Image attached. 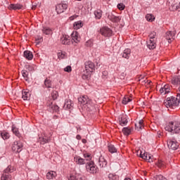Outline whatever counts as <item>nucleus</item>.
Instances as JSON below:
<instances>
[{"instance_id":"nucleus-15","label":"nucleus","mask_w":180,"mask_h":180,"mask_svg":"<svg viewBox=\"0 0 180 180\" xmlns=\"http://www.w3.org/2000/svg\"><path fill=\"white\" fill-rule=\"evenodd\" d=\"M157 41L155 39H149L147 41V46L150 50H154L157 47Z\"/></svg>"},{"instance_id":"nucleus-27","label":"nucleus","mask_w":180,"mask_h":180,"mask_svg":"<svg viewBox=\"0 0 180 180\" xmlns=\"http://www.w3.org/2000/svg\"><path fill=\"white\" fill-rule=\"evenodd\" d=\"M41 30H42V33L44 34H46L47 36H49V34H51V33H53V31L49 27H43Z\"/></svg>"},{"instance_id":"nucleus-60","label":"nucleus","mask_w":180,"mask_h":180,"mask_svg":"<svg viewBox=\"0 0 180 180\" xmlns=\"http://www.w3.org/2000/svg\"><path fill=\"white\" fill-rule=\"evenodd\" d=\"M82 143H83L84 144H86V139H82Z\"/></svg>"},{"instance_id":"nucleus-4","label":"nucleus","mask_w":180,"mask_h":180,"mask_svg":"<svg viewBox=\"0 0 180 180\" xmlns=\"http://www.w3.org/2000/svg\"><path fill=\"white\" fill-rule=\"evenodd\" d=\"M84 65L85 70L83 72L82 78L83 79H89V78H91V74L95 71V63L91 60H89L85 62Z\"/></svg>"},{"instance_id":"nucleus-10","label":"nucleus","mask_w":180,"mask_h":180,"mask_svg":"<svg viewBox=\"0 0 180 180\" xmlns=\"http://www.w3.org/2000/svg\"><path fill=\"white\" fill-rule=\"evenodd\" d=\"M67 9H68V5L66 4H59L56 6V11L58 14L63 13Z\"/></svg>"},{"instance_id":"nucleus-51","label":"nucleus","mask_w":180,"mask_h":180,"mask_svg":"<svg viewBox=\"0 0 180 180\" xmlns=\"http://www.w3.org/2000/svg\"><path fill=\"white\" fill-rule=\"evenodd\" d=\"M64 71L65 72H71V71H72V68L70 65H68L66 68H64Z\"/></svg>"},{"instance_id":"nucleus-12","label":"nucleus","mask_w":180,"mask_h":180,"mask_svg":"<svg viewBox=\"0 0 180 180\" xmlns=\"http://www.w3.org/2000/svg\"><path fill=\"white\" fill-rule=\"evenodd\" d=\"M60 43L65 46H70V44H71L70 37L68 35H63V37L60 38Z\"/></svg>"},{"instance_id":"nucleus-5","label":"nucleus","mask_w":180,"mask_h":180,"mask_svg":"<svg viewBox=\"0 0 180 180\" xmlns=\"http://www.w3.org/2000/svg\"><path fill=\"white\" fill-rule=\"evenodd\" d=\"M165 129L172 134H178V133H180V122L178 121L169 122L166 124Z\"/></svg>"},{"instance_id":"nucleus-47","label":"nucleus","mask_w":180,"mask_h":180,"mask_svg":"<svg viewBox=\"0 0 180 180\" xmlns=\"http://www.w3.org/2000/svg\"><path fill=\"white\" fill-rule=\"evenodd\" d=\"M155 180H168L164 176L160 174L155 176Z\"/></svg>"},{"instance_id":"nucleus-7","label":"nucleus","mask_w":180,"mask_h":180,"mask_svg":"<svg viewBox=\"0 0 180 180\" xmlns=\"http://www.w3.org/2000/svg\"><path fill=\"white\" fill-rule=\"evenodd\" d=\"M23 150V143L20 141H14L12 146V150L14 153H20Z\"/></svg>"},{"instance_id":"nucleus-46","label":"nucleus","mask_w":180,"mask_h":180,"mask_svg":"<svg viewBox=\"0 0 180 180\" xmlns=\"http://www.w3.org/2000/svg\"><path fill=\"white\" fill-rule=\"evenodd\" d=\"M51 96H52V99H53V101H56V99L58 98V92L57 91H54L52 92Z\"/></svg>"},{"instance_id":"nucleus-2","label":"nucleus","mask_w":180,"mask_h":180,"mask_svg":"<svg viewBox=\"0 0 180 180\" xmlns=\"http://www.w3.org/2000/svg\"><path fill=\"white\" fill-rule=\"evenodd\" d=\"M78 101L81 103L82 109L87 112H91L94 113L96 110L95 107V103L90 99L88 96H82L78 98Z\"/></svg>"},{"instance_id":"nucleus-45","label":"nucleus","mask_w":180,"mask_h":180,"mask_svg":"<svg viewBox=\"0 0 180 180\" xmlns=\"http://www.w3.org/2000/svg\"><path fill=\"white\" fill-rule=\"evenodd\" d=\"M84 157L85 158L84 160H85L86 162V161H91V160L92 158V157L91 156V154H89V153H84Z\"/></svg>"},{"instance_id":"nucleus-44","label":"nucleus","mask_w":180,"mask_h":180,"mask_svg":"<svg viewBox=\"0 0 180 180\" xmlns=\"http://www.w3.org/2000/svg\"><path fill=\"white\" fill-rule=\"evenodd\" d=\"M157 165L159 168H164L165 167V162L162 160H158L157 162Z\"/></svg>"},{"instance_id":"nucleus-37","label":"nucleus","mask_w":180,"mask_h":180,"mask_svg":"<svg viewBox=\"0 0 180 180\" xmlns=\"http://www.w3.org/2000/svg\"><path fill=\"white\" fill-rule=\"evenodd\" d=\"M22 75L25 81H29V72L27 70H22Z\"/></svg>"},{"instance_id":"nucleus-26","label":"nucleus","mask_w":180,"mask_h":180,"mask_svg":"<svg viewBox=\"0 0 180 180\" xmlns=\"http://www.w3.org/2000/svg\"><path fill=\"white\" fill-rule=\"evenodd\" d=\"M56 176H57V173H56V172H54V171L49 172L46 174L47 179H54V178H56Z\"/></svg>"},{"instance_id":"nucleus-38","label":"nucleus","mask_w":180,"mask_h":180,"mask_svg":"<svg viewBox=\"0 0 180 180\" xmlns=\"http://www.w3.org/2000/svg\"><path fill=\"white\" fill-rule=\"evenodd\" d=\"M149 40H155L157 41V32H152L149 34Z\"/></svg>"},{"instance_id":"nucleus-21","label":"nucleus","mask_w":180,"mask_h":180,"mask_svg":"<svg viewBox=\"0 0 180 180\" xmlns=\"http://www.w3.org/2000/svg\"><path fill=\"white\" fill-rule=\"evenodd\" d=\"M68 180H85V176L82 174L70 175Z\"/></svg>"},{"instance_id":"nucleus-58","label":"nucleus","mask_w":180,"mask_h":180,"mask_svg":"<svg viewBox=\"0 0 180 180\" xmlns=\"http://www.w3.org/2000/svg\"><path fill=\"white\" fill-rule=\"evenodd\" d=\"M75 19V15H72V16L70 17V20H74Z\"/></svg>"},{"instance_id":"nucleus-53","label":"nucleus","mask_w":180,"mask_h":180,"mask_svg":"<svg viewBox=\"0 0 180 180\" xmlns=\"http://www.w3.org/2000/svg\"><path fill=\"white\" fill-rule=\"evenodd\" d=\"M143 120H139L138 124L139 125V130H141L143 129Z\"/></svg>"},{"instance_id":"nucleus-36","label":"nucleus","mask_w":180,"mask_h":180,"mask_svg":"<svg viewBox=\"0 0 180 180\" xmlns=\"http://www.w3.org/2000/svg\"><path fill=\"white\" fill-rule=\"evenodd\" d=\"M22 98L24 101H27V98H29V91L23 90L22 92Z\"/></svg>"},{"instance_id":"nucleus-33","label":"nucleus","mask_w":180,"mask_h":180,"mask_svg":"<svg viewBox=\"0 0 180 180\" xmlns=\"http://www.w3.org/2000/svg\"><path fill=\"white\" fill-rule=\"evenodd\" d=\"M58 58H60L61 60L64 58H67V52L60 51L58 53Z\"/></svg>"},{"instance_id":"nucleus-24","label":"nucleus","mask_w":180,"mask_h":180,"mask_svg":"<svg viewBox=\"0 0 180 180\" xmlns=\"http://www.w3.org/2000/svg\"><path fill=\"white\" fill-rule=\"evenodd\" d=\"M24 57L27 60H33V53H32L30 51H25Z\"/></svg>"},{"instance_id":"nucleus-20","label":"nucleus","mask_w":180,"mask_h":180,"mask_svg":"<svg viewBox=\"0 0 180 180\" xmlns=\"http://www.w3.org/2000/svg\"><path fill=\"white\" fill-rule=\"evenodd\" d=\"M169 85L166 84L160 89V93L161 94V95H165L167 94H169Z\"/></svg>"},{"instance_id":"nucleus-61","label":"nucleus","mask_w":180,"mask_h":180,"mask_svg":"<svg viewBox=\"0 0 180 180\" xmlns=\"http://www.w3.org/2000/svg\"><path fill=\"white\" fill-rule=\"evenodd\" d=\"M158 134L159 137H160V136H162V133H161L160 131H158Z\"/></svg>"},{"instance_id":"nucleus-1","label":"nucleus","mask_w":180,"mask_h":180,"mask_svg":"<svg viewBox=\"0 0 180 180\" xmlns=\"http://www.w3.org/2000/svg\"><path fill=\"white\" fill-rule=\"evenodd\" d=\"M74 161L77 164V165H84L86 164V169L90 174H96V172H98V167L93 161L86 162L85 159L82 158L79 156H75L74 158Z\"/></svg>"},{"instance_id":"nucleus-52","label":"nucleus","mask_w":180,"mask_h":180,"mask_svg":"<svg viewBox=\"0 0 180 180\" xmlns=\"http://www.w3.org/2000/svg\"><path fill=\"white\" fill-rule=\"evenodd\" d=\"M108 71H103L102 73V78L103 79H105V78H108Z\"/></svg>"},{"instance_id":"nucleus-30","label":"nucleus","mask_w":180,"mask_h":180,"mask_svg":"<svg viewBox=\"0 0 180 180\" xmlns=\"http://www.w3.org/2000/svg\"><path fill=\"white\" fill-rule=\"evenodd\" d=\"M11 130H12L13 134H15V136H16L17 137L20 139V133L19 132V129L16 128V127H15V125H13Z\"/></svg>"},{"instance_id":"nucleus-55","label":"nucleus","mask_w":180,"mask_h":180,"mask_svg":"<svg viewBox=\"0 0 180 180\" xmlns=\"http://www.w3.org/2000/svg\"><path fill=\"white\" fill-rule=\"evenodd\" d=\"M76 139H77V140H81V139H82L81 135H79V134L77 135Z\"/></svg>"},{"instance_id":"nucleus-8","label":"nucleus","mask_w":180,"mask_h":180,"mask_svg":"<svg viewBox=\"0 0 180 180\" xmlns=\"http://www.w3.org/2000/svg\"><path fill=\"white\" fill-rule=\"evenodd\" d=\"M100 33L101 34V36H103L104 37H110L113 31L108 27H103L100 29Z\"/></svg>"},{"instance_id":"nucleus-39","label":"nucleus","mask_w":180,"mask_h":180,"mask_svg":"<svg viewBox=\"0 0 180 180\" xmlns=\"http://www.w3.org/2000/svg\"><path fill=\"white\" fill-rule=\"evenodd\" d=\"M122 133L124 134V136H129L130 133H131V130L129 129V127H124L122 129Z\"/></svg>"},{"instance_id":"nucleus-31","label":"nucleus","mask_w":180,"mask_h":180,"mask_svg":"<svg viewBox=\"0 0 180 180\" xmlns=\"http://www.w3.org/2000/svg\"><path fill=\"white\" fill-rule=\"evenodd\" d=\"M0 134L3 140H8L11 137V135L6 131H1Z\"/></svg>"},{"instance_id":"nucleus-28","label":"nucleus","mask_w":180,"mask_h":180,"mask_svg":"<svg viewBox=\"0 0 180 180\" xmlns=\"http://www.w3.org/2000/svg\"><path fill=\"white\" fill-rule=\"evenodd\" d=\"M108 151L111 154H115V153H117V148L114 146L112 144H108Z\"/></svg>"},{"instance_id":"nucleus-22","label":"nucleus","mask_w":180,"mask_h":180,"mask_svg":"<svg viewBox=\"0 0 180 180\" xmlns=\"http://www.w3.org/2000/svg\"><path fill=\"white\" fill-rule=\"evenodd\" d=\"M51 139L50 136H47L44 135L42 138H39V141L41 143V144H46V143H50Z\"/></svg>"},{"instance_id":"nucleus-42","label":"nucleus","mask_w":180,"mask_h":180,"mask_svg":"<svg viewBox=\"0 0 180 180\" xmlns=\"http://www.w3.org/2000/svg\"><path fill=\"white\" fill-rule=\"evenodd\" d=\"M44 85L46 88H51V80L46 78L44 80Z\"/></svg>"},{"instance_id":"nucleus-3","label":"nucleus","mask_w":180,"mask_h":180,"mask_svg":"<svg viewBox=\"0 0 180 180\" xmlns=\"http://www.w3.org/2000/svg\"><path fill=\"white\" fill-rule=\"evenodd\" d=\"M180 103V86L177 89V96L176 98L174 96L168 97L164 102L165 106L166 108H171L174 109V108H176L179 106Z\"/></svg>"},{"instance_id":"nucleus-50","label":"nucleus","mask_w":180,"mask_h":180,"mask_svg":"<svg viewBox=\"0 0 180 180\" xmlns=\"http://www.w3.org/2000/svg\"><path fill=\"white\" fill-rule=\"evenodd\" d=\"M41 41H43V37H37L36 38V44H40V43H41Z\"/></svg>"},{"instance_id":"nucleus-41","label":"nucleus","mask_w":180,"mask_h":180,"mask_svg":"<svg viewBox=\"0 0 180 180\" xmlns=\"http://www.w3.org/2000/svg\"><path fill=\"white\" fill-rule=\"evenodd\" d=\"M146 20H148V22H153L155 18H154V15L153 14H147L146 16Z\"/></svg>"},{"instance_id":"nucleus-17","label":"nucleus","mask_w":180,"mask_h":180,"mask_svg":"<svg viewBox=\"0 0 180 180\" xmlns=\"http://www.w3.org/2000/svg\"><path fill=\"white\" fill-rule=\"evenodd\" d=\"M171 84L174 86H180V76H174L171 79Z\"/></svg>"},{"instance_id":"nucleus-9","label":"nucleus","mask_w":180,"mask_h":180,"mask_svg":"<svg viewBox=\"0 0 180 180\" xmlns=\"http://www.w3.org/2000/svg\"><path fill=\"white\" fill-rule=\"evenodd\" d=\"M167 147L170 148V150H178V147H179V144H178V142L176 141H174L172 139H169L167 141Z\"/></svg>"},{"instance_id":"nucleus-56","label":"nucleus","mask_w":180,"mask_h":180,"mask_svg":"<svg viewBox=\"0 0 180 180\" xmlns=\"http://www.w3.org/2000/svg\"><path fill=\"white\" fill-rule=\"evenodd\" d=\"M136 129H138V130H140V125L139 124H135Z\"/></svg>"},{"instance_id":"nucleus-43","label":"nucleus","mask_w":180,"mask_h":180,"mask_svg":"<svg viewBox=\"0 0 180 180\" xmlns=\"http://www.w3.org/2000/svg\"><path fill=\"white\" fill-rule=\"evenodd\" d=\"M129 102H131V99L129 98V96H124L122 99V103L123 105H127Z\"/></svg>"},{"instance_id":"nucleus-11","label":"nucleus","mask_w":180,"mask_h":180,"mask_svg":"<svg viewBox=\"0 0 180 180\" xmlns=\"http://www.w3.org/2000/svg\"><path fill=\"white\" fill-rule=\"evenodd\" d=\"M97 165L100 168H105L108 165V161L103 156H100L97 162Z\"/></svg>"},{"instance_id":"nucleus-64","label":"nucleus","mask_w":180,"mask_h":180,"mask_svg":"<svg viewBox=\"0 0 180 180\" xmlns=\"http://www.w3.org/2000/svg\"><path fill=\"white\" fill-rule=\"evenodd\" d=\"M124 180H131L130 178H125Z\"/></svg>"},{"instance_id":"nucleus-16","label":"nucleus","mask_w":180,"mask_h":180,"mask_svg":"<svg viewBox=\"0 0 180 180\" xmlns=\"http://www.w3.org/2000/svg\"><path fill=\"white\" fill-rule=\"evenodd\" d=\"M108 18L111 22H114L115 23L120 22V17L115 15L112 13L108 14Z\"/></svg>"},{"instance_id":"nucleus-57","label":"nucleus","mask_w":180,"mask_h":180,"mask_svg":"<svg viewBox=\"0 0 180 180\" xmlns=\"http://www.w3.org/2000/svg\"><path fill=\"white\" fill-rule=\"evenodd\" d=\"M148 159H145L146 161H150V160L151 159V156H150V155H148L147 156Z\"/></svg>"},{"instance_id":"nucleus-18","label":"nucleus","mask_w":180,"mask_h":180,"mask_svg":"<svg viewBox=\"0 0 180 180\" xmlns=\"http://www.w3.org/2000/svg\"><path fill=\"white\" fill-rule=\"evenodd\" d=\"M119 123L120 126H126L129 121L127 120V117L126 115H121L119 118Z\"/></svg>"},{"instance_id":"nucleus-6","label":"nucleus","mask_w":180,"mask_h":180,"mask_svg":"<svg viewBox=\"0 0 180 180\" xmlns=\"http://www.w3.org/2000/svg\"><path fill=\"white\" fill-rule=\"evenodd\" d=\"M14 171L15 169H13V167L11 165L8 166L3 172L1 180H12V175H11V174Z\"/></svg>"},{"instance_id":"nucleus-14","label":"nucleus","mask_w":180,"mask_h":180,"mask_svg":"<svg viewBox=\"0 0 180 180\" xmlns=\"http://www.w3.org/2000/svg\"><path fill=\"white\" fill-rule=\"evenodd\" d=\"M71 37H72V43L73 41H75V43H79V41L81 40V37H79V34L77 31L73 32L72 33Z\"/></svg>"},{"instance_id":"nucleus-63","label":"nucleus","mask_w":180,"mask_h":180,"mask_svg":"<svg viewBox=\"0 0 180 180\" xmlns=\"http://www.w3.org/2000/svg\"><path fill=\"white\" fill-rule=\"evenodd\" d=\"M143 175H146L147 174V172H143Z\"/></svg>"},{"instance_id":"nucleus-23","label":"nucleus","mask_w":180,"mask_h":180,"mask_svg":"<svg viewBox=\"0 0 180 180\" xmlns=\"http://www.w3.org/2000/svg\"><path fill=\"white\" fill-rule=\"evenodd\" d=\"M47 105L49 106V109H51V111L52 112H58V109H60L58 105L56 104H53V103H49L47 104Z\"/></svg>"},{"instance_id":"nucleus-34","label":"nucleus","mask_w":180,"mask_h":180,"mask_svg":"<svg viewBox=\"0 0 180 180\" xmlns=\"http://www.w3.org/2000/svg\"><path fill=\"white\" fill-rule=\"evenodd\" d=\"M108 179L109 180H119L120 177L117 174H113V173H110L108 174Z\"/></svg>"},{"instance_id":"nucleus-29","label":"nucleus","mask_w":180,"mask_h":180,"mask_svg":"<svg viewBox=\"0 0 180 180\" xmlns=\"http://www.w3.org/2000/svg\"><path fill=\"white\" fill-rule=\"evenodd\" d=\"M63 108L65 109H71V108H72V102L71 100H65Z\"/></svg>"},{"instance_id":"nucleus-32","label":"nucleus","mask_w":180,"mask_h":180,"mask_svg":"<svg viewBox=\"0 0 180 180\" xmlns=\"http://www.w3.org/2000/svg\"><path fill=\"white\" fill-rule=\"evenodd\" d=\"M82 26H84V25L82 24V22L80 20L77 22H75L73 24V27L76 30H78V29H81Z\"/></svg>"},{"instance_id":"nucleus-49","label":"nucleus","mask_w":180,"mask_h":180,"mask_svg":"<svg viewBox=\"0 0 180 180\" xmlns=\"http://www.w3.org/2000/svg\"><path fill=\"white\" fill-rule=\"evenodd\" d=\"M117 8L120 9V11H124L126 6H124L122 3H120L117 5Z\"/></svg>"},{"instance_id":"nucleus-35","label":"nucleus","mask_w":180,"mask_h":180,"mask_svg":"<svg viewBox=\"0 0 180 180\" xmlns=\"http://www.w3.org/2000/svg\"><path fill=\"white\" fill-rule=\"evenodd\" d=\"M102 10L98 9L94 11V15L96 16V19H101L102 18Z\"/></svg>"},{"instance_id":"nucleus-40","label":"nucleus","mask_w":180,"mask_h":180,"mask_svg":"<svg viewBox=\"0 0 180 180\" xmlns=\"http://www.w3.org/2000/svg\"><path fill=\"white\" fill-rule=\"evenodd\" d=\"M25 68L26 70H28V71H34V70H36V66L33 64L26 65Z\"/></svg>"},{"instance_id":"nucleus-54","label":"nucleus","mask_w":180,"mask_h":180,"mask_svg":"<svg viewBox=\"0 0 180 180\" xmlns=\"http://www.w3.org/2000/svg\"><path fill=\"white\" fill-rule=\"evenodd\" d=\"M86 46L87 47H91V46H92V41H91V40L87 41L86 42Z\"/></svg>"},{"instance_id":"nucleus-19","label":"nucleus","mask_w":180,"mask_h":180,"mask_svg":"<svg viewBox=\"0 0 180 180\" xmlns=\"http://www.w3.org/2000/svg\"><path fill=\"white\" fill-rule=\"evenodd\" d=\"M22 8H23V5L20 4H10V6H8V9H11L13 11H18L19 9H22Z\"/></svg>"},{"instance_id":"nucleus-62","label":"nucleus","mask_w":180,"mask_h":180,"mask_svg":"<svg viewBox=\"0 0 180 180\" xmlns=\"http://www.w3.org/2000/svg\"><path fill=\"white\" fill-rule=\"evenodd\" d=\"M177 179L180 180V174L177 176Z\"/></svg>"},{"instance_id":"nucleus-13","label":"nucleus","mask_w":180,"mask_h":180,"mask_svg":"<svg viewBox=\"0 0 180 180\" xmlns=\"http://www.w3.org/2000/svg\"><path fill=\"white\" fill-rule=\"evenodd\" d=\"M165 39L168 40V43H172V40L175 39V32L172 31L167 32L165 34Z\"/></svg>"},{"instance_id":"nucleus-48","label":"nucleus","mask_w":180,"mask_h":180,"mask_svg":"<svg viewBox=\"0 0 180 180\" xmlns=\"http://www.w3.org/2000/svg\"><path fill=\"white\" fill-rule=\"evenodd\" d=\"M139 157L141 158H143V160H148L147 157H148V155L147 153H143V152H140V154H139Z\"/></svg>"},{"instance_id":"nucleus-25","label":"nucleus","mask_w":180,"mask_h":180,"mask_svg":"<svg viewBox=\"0 0 180 180\" xmlns=\"http://www.w3.org/2000/svg\"><path fill=\"white\" fill-rule=\"evenodd\" d=\"M131 53V50H130V49H124V51L122 53V57L124 58H127V60H129V58H130Z\"/></svg>"},{"instance_id":"nucleus-59","label":"nucleus","mask_w":180,"mask_h":180,"mask_svg":"<svg viewBox=\"0 0 180 180\" xmlns=\"http://www.w3.org/2000/svg\"><path fill=\"white\" fill-rule=\"evenodd\" d=\"M37 6V5H32V11H34V9H36Z\"/></svg>"}]
</instances>
